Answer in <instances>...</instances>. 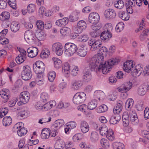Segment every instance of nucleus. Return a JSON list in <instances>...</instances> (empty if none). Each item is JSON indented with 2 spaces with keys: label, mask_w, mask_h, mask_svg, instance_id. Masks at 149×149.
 Listing matches in <instances>:
<instances>
[{
  "label": "nucleus",
  "mask_w": 149,
  "mask_h": 149,
  "mask_svg": "<svg viewBox=\"0 0 149 149\" xmlns=\"http://www.w3.org/2000/svg\"><path fill=\"white\" fill-rule=\"evenodd\" d=\"M71 72L74 76H76L78 74L79 69L77 66H73L71 68Z\"/></svg>",
  "instance_id": "de8ad7c7"
},
{
  "label": "nucleus",
  "mask_w": 149,
  "mask_h": 149,
  "mask_svg": "<svg viewBox=\"0 0 149 149\" xmlns=\"http://www.w3.org/2000/svg\"><path fill=\"white\" fill-rule=\"evenodd\" d=\"M8 92L9 91L7 89H2L0 91V95L4 99V101L5 102L8 101L10 97L9 94L8 93Z\"/></svg>",
  "instance_id": "412c9836"
},
{
  "label": "nucleus",
  "mask_w": 149,
  "mask_h": 149,
  "mask_svg": "<svg viewBox=\"0 0 149 149\" xmlns=\"http://www.w3.org/2000/svg\"><path fill=\"white\" fill-rule=\"evenodd\" d=\"M123 103L121 101H119L118 102L113 109V112L114 113H119L122 110Z\"/></svg>",
  "instance_id": "4be33fe9"
},
{
  "label": "nucleus",
  "mask_w": 149,
  "mask_h": 149,
  "mask_svg": "<svg viewBox=\"0 0 149 149\" xmlns=\"http://www.w3.org/2000/svg\"><path fill=\"white\" fill-rule=\"evenodd\" d=\"M69 64L67 62L65 63L62 68L63 71L66 74H68V72L71 70Z\"/></svg>",
  "instance_id": "a18cd8bd"
},
{
  "label": "nucleus",
  "mask_w": 149,
  "mask_h": 149,
  "mask_svg": "<svg viewBox=\"0 0 149 149\" xmlns=\"http://www.w3.org/2000/svg\"><path fill=\"white\" fill-rule=\"evenodd\" d=\"M79 38L81 39V41L82 42H85L88 40V36L86 34H84L81 36Z\"/></svg>",
  "instance_id": "338daca9"
},
{
  "label": "nucleus",
  "mask_w": 149,
  "mask_h": 149,
  "mask_svg": "<svg viewBox=\"0 0 149 149\" xmlns=\"http://www.w3.org/2000/svg\"><path fill=\"white\" fill-rule=\"evenodd\" d=\"M29 114V112L27 110H22L18 113V116L23 118L26 117Z\"/></svg>",
  "instance_id": "c9c22d12"
},
{
  "label": "nucleus",
  "mask_w": 149,
  "mask_h": 149,
  "mask_svg": "<svg viewBox=\"0 0 149 149\" xmlns=\"http://www.w3.org/2000/svg\"><path fill=\"white\" fill-rule=\"evenodd\" d=\"M86 99V95L84 92H81L76 93L73 97V103L79 104L83 103Z\"/></svg>",
  "instance_id": "39448f33"
},
{
  "label": "nucleus",
  "mask_w": 149,
  "mask_h": 149,
  "mask_svg": "<svg viewBox=\"0 0 149 149\" xmlns=\"http://www.w3.org/2000/svg\"><path fill=\"white\" fill-rule=\"evenodd\" d=\"M130 118L132 124L134 125H137L139 123V119L135 111H132V113H130Z\"/></svg>",
  "instance_id": "a211bd4d"
},
{
  "label": "nucleus",
  "mask_w": 149,
  "mask_h": 149,
  "mask_svg": "<svg viewBox=\"0 0 149 149\" xmlns=\"http://www.w3.org/2000/svg\"><path fill=\"white\" fill-rule=\"evenodd\" d=\"M127 14L126 12L122 11L118 12V15L122 19L126 21L129 19V17L127 16Z\"/></svg>",
  "instance_id": "7c9ffc66"
},
{
  "label": "nucleus",
  "mask_w": 149,
  "mask_h": 149,
  "mask_svg": "<svg viewBox=\"0 0 149 149\" xmlns=\"http://www.w3.org/2000/svg\"><path fill=\"white\" fill-rule=\"evenodd\" d=\"M30 97V94L28 91L22 92L19 95L20 101L24 104H26L29 101Z\"/></svg>",
  "instance_id": "9b49d317"
},
{
  "label": "nucleus",
  "mask_w": 149,
  "mask_h": 149,
  "mask_svg": "<svg viewBox=\"0 0 149 149\" xmlns=\"http://www.w3.org/2000/svg\"><path fill=\"white\" fill-rule=\"evenodd\" d=\"M82 78L84 81L88 82L90 81L91 79V76L90 71L87 70V71L85 72L84 73Z\"/></svg>",
  "instance_id": "bb28decb"
},
{
  "label": "nucleus",
  "mask_w": 149,
  "mask_h": 149,
  "mask_svg": "<svg viewBox=\"0 0 149 149\" xmlns=\"http://www.w3.org/2000/svg\"><path fill=\"white\" fill-rule=\"evenodd\" d=\"M32 76L31 69L28 65L24 66L21 72V77L25 81L29 80Z\"/></svg>",
  "instance_id": "20e7f679"
},
{
  "label": "nucleus",
  "mask_w": 149,
  "mask_h": 149,
  "mask_svg": "<svg viewBox=\"0 0 149 149\" xmlns=\"http://www.w3.org/2000/svg\"><path fill=\"white\" fill-rule=\"evenodd\" d=\"M26 58L23 57L22 55H19L15 59L16 62L18 64H21L25 60Z\"/></svg>",
  "instance_id": "09e8293b"
},
{
  "label": "nucleus",
  "mask_w": 149,
  "mask_h": 149,
  "mask_svg": "<svg viewBox=\"0 0 149 149\" xmlns=\"http://www.w3.org/2000/svg\"><path fill=\"white\" fill-rule=\"evenodd\" d=\"M10 27L12 31L16 32L19 30L20 25L16 22H12Z\"/></svg>",
  "instance_id": "b1692460"
},
{
  "label": "nucleus",
  "mask_w": 149,
  "mask_h": 149,
  "mask_svg": "<svg viewBox=\"0 0 149 149\" xmlns=\"http://www.w3.org/2000/svg\"><path fill=\"white\" fill-rule=\"evenodd\" d=\"M121 119V117L118 114L114 115L111 116L110 119V123L111 124L115 125L120 121Z\"/></svg>",
  "instance_id": "5701e85b"
},
{
  "label": "nucleus",
  "mask_w": 149,
  "mask_h": 149,
  "mask_svg": "<svg viewBox=\"0 0 149 149\" xmlns=\"http://www.w3.org/2000/svg\"><path fill=\"white\" fill-rule=\"evenodd\" d=\"M24 38L28 42H35L36 40V34L32 31L28 30L24 34Z\"/></svg>",
  "instance_id": "6e6552de"
},
{
  "label": "nucleus",
  "mask_w": 149,
  "mask_h": 149,
  "mask_svg": "<svg viewBox=\"0 0 149 149\" xmlns=\"http://www.w3.org/2000/svg\"><path fill=\"white\" fill-rule=\"evenodd\" d=\"M135 5L134 0H127L125 2L126 6L134 7Z\"/></svg>",
  "instance_id": "5fc2aeb1"
},
{
  "label": "nucleus",
  "mask_w": 149,
  "mask_h": 149,
  "mask_svg": "<svg viewBox=\"0 0 149 149\" xmlns=\"http://www.w3.org/2000/svg\"><path fill=\"white\" fill-rule=\"evenodd\" d=\"M64 146V145L62 144V142H57L54 145V147L56 149H62Z\"/></svg>",
  "instance_id": "680f3d73"
},
{
  "label": "nucleus",
  "mask_w": 149,
  "mask_h": 149,
  "mask_svg": "<svg viewBox=\"0 0 149 149\" xmlns=\"http://www.w3.org/2000/svg\"><path fill=\"white\" fill-rule=\"evenodd\" d=\"M93 24L91 26V28L94 31H98L101 27V24H99L98 23Z\"/></svg>",
  "instance_id": "603ef678"
},
{
  "label": "nucleus",
  "mask_w": 149,
  "mask_h": 149,
  "mask_svg": "<svg viewBox=\"0 0 149 149\" xmlns=\"http://www.w3.org/2000/svg\"><path fill=\"white\" fill-rule=\"evenodd\" d=\"M8 3L13 9L15 10L17 8L16 0H8Z\"/></svg>",
  "instance_id": "4d7b16f0"
},
{
  "label": "nucleus",
  "mask_w": 149,
  "mask_h": 149,
  "mask_svg": "<svg viewBox=\"0 0 149 149\" xmlns=\"http://www.w3.org/2000/svg\"><path fill=\"white\" fill-rule=\"evenodd\" d=\"M10 16V13L8 12H3L0 15V20L2 21L8 20Z\"/></svg>",
  "instance_id": "a878e982"
},
{
  "label": "nucleus",
  "mask_w": 149,
  "mask_h": 149,
  "mask_svg": "<svg viewBox=\"0 0 149 149\" xmlns=\"http://www.w3.org/2000/svg\"><path fill=\"white\" fill-rule=\"evenodd\" d=\"M40 101L44 103H47L46 102L49 100V97L48 94L45 92L42 93L40 97Z\"/></svg>",
  "instance_id": "473e14b6"
},
{
  "label": "nucleus",
  "mask_w": 149,
  "mask_h": 149,
  "mask_svg": "<svg viewBox=\"0 0 149 149\" xmlns=\"http://www.w3.org/2000/svg\"><path fill=\"white\" fill-rule=\"evenodd\" d=\"M36 25L38 28L40 30H42L44 28V22L42 21H37L36 22Z\"/></svg>",
  "instance_id": "bf43d9fd"
},
{
  "label": "nucleus",
  "mask_w": 149,
  "mask_h": 149,
  "mask_svg": "<svg viewBox=\"0 0 149 149\" xmlns=\"http://www.w3.org/2000/svg\"><path fill=\"white\" fill-rule=\"evenodd\" d=\"M36 39H38L39 40L43 39L45 36V35L43 32H40L37 33L36 35Z\"/></svg>",
  "instance_id": "864d4df0"
},
{
  "label": "nucleus",
  "mask_w": 149,
  "mask_h": 149,
  "mask_svg": "<svg viewBox=\"0 0 149 149\" xmlns=\"http://www.w3.org/2000/svg\"><path fill=\"white\" fill-rule=\"evenodd\" d=\"M77 54L80 56L84 57L87 54V51L85 47L83 45H81L78 47Z\"/></svg>",
  "instance_id": "f3484780"
},
{
  "label": "nucleus",
  "mask_w": 149,
  "mask_h": 149,
  "mask_svg": "<svg viewBox=\"0 0 149 149\" xmlns=\"http://www.w3.org/2000/svg\"><path fill=\"white\" fill-rule=\"evenodd\" d=\"M131 75L134 77L139 75L141 73V71L136 68H133L131 70Z\"/></svg>",
  "instance_id": "49530a36"
},
{
  "label": "nucleus",
  "mask_w": 149,
  "mask_h": 149,
  "mask_svg": "<svg viewBox=\"0 0 149 149\" xmlns=\"http://www.w3.org/2000/svg\"><path fill=\"white\" fill-rule=\"evenodd\" d=\"M100 142L101 145L104 148H108L109 146V141L105 139H102Z\"/></svg>",
  "instance_id": "58836bf2"
},
{
  "label": "nucleus",
  "mask_w": 149,
  "mask_h": 149,
  "mask_svg": "<svg viewBox=\"0 0 149 149\" xmlns=\"http://www.w3.org/2000/svg\"><path fill=\"white\" fill-rule=\"evenodd\" d=\"M27 11L29 13H33L35 10L36 6L34 4L30 3L27 7Z\"/></svg>",
  "instance_id": "ea45409f"
},
{
  "label": "nucleus",
  "mask_w": 149,
  "mask_h": 149,
  "mask_svg": "<svg viewBox=\"0 0 149 149\" xmlns=\"http://www.w3.org/2000/svg\"><path fill=\"white\" fill-rule=\"evenodd\" d=\"M113 29L112 25L111 23L105 24L104 27L103 31L101 33L100 38L104 41H108L112 37L111 33Z\"/></svg>",
  "instance_id": "f03ea898"
},
{
  "label": "nucleus",
  "mask_w": 149,
  "mask_h": 149,
  "mask_svg": "<svg viewBox=\"0 0 149 149\" xmlns=\"http://www.w3.org/2000/svg\"><path fill=\"white\" fill-rule=\"evenodd\" d=\"M101 59H99L95 56L88 58L86 60L88 65L85 67L86 70L95 72L98 71L106 74L111 70V66L118 63L114 58L110 59L105 63L102 61Z\"/></svg>",
  "instance_id": "f257e3e1"
},
{
  "label": "nucleus",
  "mask_w": 149,
  "mask_h": 149,
  "mask_svg": "<svg viewBox=\"0 0 149 149\" xmlns=\"http://www.w3.org/2000/svg\"><path fill=\"white\" fill-rule=\"evenodd\" d=\"M108 110L107 106L105 104H103L100 106L97 109V112L100 113L104 112Z\"/></svg>",
  "instance_id": "37998d69"
},
{
  "label": "nucleus",
  "mask_w": 149,
  "mask_h": 149,
  "mask_svg": "<svg viewBox=\"0 0 149 149\" xmlns=\"http://www.w3.org/2000/svg\"><path fill=\"white\" fill-rule=\"evenodd\" d=\"M143 74L145 76H147L149 75V65L146 66L144 69L143 72Z\"/></svg>",
  "instance_id": "774afa93"
},
{
  "label": "nucleus",
  "mask_w": 149,
  "mask_h": 149,
  "mask_svg": "<svg viewBox=\"0 0 149 149\" xmlns=\"http://www.w3.org/2000/svg\"><path fill=\"white\" fill-rule=\"evenodd\" d=\"M50 130L49 129L48 131H45L44 132H42L41 136L42 139H47L48 138L50 135Z\"/></svg>",
  "instance_id": "3c124183"
},
{
  "label": "nucleus",
  "mask_w": 149,
  "mask_h": 149,
  "mask_svg": "<svg viewBox=\"0 0 149 149\" xmlns=\"http://www.w3.org/2000/svg\"><path fill=\"white\" fill-rule=\"evenodd\" d=\"M99 129L100 134L101 135H106L107 139L111 141H112L114 139V134L112 130L108 131L107 127H99Z\"/></svg>",
  "instance_id": "423d86ee"
},
{
  "label": "nucleus",
  "mask_w": 149,
  "mask_h": 149,
  "mask_svg": "<svg viewBox=\"0 0 149 149\" xmlns=\"http://www.w3.org/2000/svg\"><path fill=\"white\" fill-rule=\"evenodd\" d=\"M138 93L140 95H143L146 93V91L145 89L143 86H140L138 89Z\"/></svg>",
  "instance_id": "6e6d98bb"
},
{
  "label": "nucleus",
  "mask_w": 149,
  "mask_h": 149,
  "mask_svg": "<svg viewBox=\"0 0 149 149\" xmlns=\"http://www.w3.org/2000/svg\"><path fill=\"white\" fill-rule=\"evenodd\" d=\"M83 137L82 134L80 133L76 134L73 137V139L74 141H76L78 140L81 139Z\"/></svg>",
  "instance_id": "13d9d810"
},
{
  "label": "nucleus",
  "mask_w": 149,
  "mask_h": 149,
  "mask_svg": "<svg viewBox=\"0 0 149 149\" xmlns=\"http://www.w3.org/2000/svg\"><path fill=\"white\" fill-rule=\"evenodd\" d=\"M117 89L118 91L120 92L123 93L128 91H127V89L126 87H125L124 84H122L120 87H118Z\"/></svg>",
  "instance_id": "052dcab7"
},
{
  "label": "nucleus",
  "mask_w": 149,
  "mask_h": 149,
  "mask_svg": "<svg viewBox=\"0 0 149 149\" xmlns=\"http://www.w3.org/2000/svg\"><path fill=\"white\" fill-rule=\"evenodd\" d=\"M144 116L146 120L149 118V108H146L144 111Z\"/></svg>",
  "instance_id": "0e129e2a"
},
{
  "label": "nucleus",
  "mask_w": 149,
  "mask_h": 149,
  "mask_svg": "<svg viewBox=\"0 0 149 149\" xmlns=\"http://www.w3.org/2000/svg\"><path fill=\"white\" fill-rule=\"evenodd\" d=\"M65 53L68 56L72 55L77 52L78 47L75 44L71 43H66L65 45Z\"/></svg>",
  "instance_id": "7ed1b4c3"
},
{
  "label": "nucleus",
  "mask_w": 149,
  "mask_h": 149,
  "mask_svg": "<svg viewBox=\"0 0 149 149\" xmlns=\"http://www.w3.org/2000/svg\"><path fill=\"white\" fill-rule=\"evenodd\" d=\"M104 15L106 18L108 19L114 18L116 15L115 11L110 9L106 10L104 12Z\"/></svg>",
  "instance_id": "2eb2a0df"
},
{
  "label": "nucleus",
  "mask_w": 149,
  "mask_h": 149,
  "mask_svg": "<svg viewBox=\"0 0 149 149\" xmlns=\"http://www.w3.org/2000/svg\"><path fill=\"white\" fill-rule=\"evenodd\" d=\"M27 132V130L25 128L22 127L19 128L17 131V133L19 136H22L23 135L25 134Z\"/></svg>",
  "instance_id": "a19ab883"
},
{
  "label": "nucleus",
  "mask_w": 149,
  "mask_h": 149,
  "mask_svg": "<svg viewBox=\"0 0 149 149\" xmlns=\"http://www.w3.org/2000/svg\"><path fill=\"white\" fill-rule=\"evenodd\" d=\"M100 19L99 15L96 12L91 13L88 17V21L91 23H98Z\"/></svg>",
  "instance_id": "f8f14e48"
},
{
  "label": "nucleus",
  "mask_w": 149,
  "mask_h": 149,
  "mask_svg": "<svg viewBox=\"0 0 149 149\" xmlns=\"http://www.w3.org/2000/svg\"><path fill=\"white\" fill-rule=\"evenodd\" d=\"M97 105V102L95 100H93L90 102L88 104L87 107L90 110H93L95 109Z\"/></svg>",
  "instance_id": "c756f323"
},
{
  "label": "nucleus",
  "mask_w": 149,
  "mask_h": 149,
  "mask_svg": "<svg viewBox=\"0 0 149 149\" xmlns=\"http://www.w3.org/2000/svg\"><path fill=\"white\" fill-rule=\"evenodd\" d=\"M133 65L132 60H130L129 61H126L123 65V69L125 72H128L133 68Z\"/></svg>",
  "instance_id": "6ab92c4d"
},
{
  "label": "nucleus",
  "mask_w": 149,
  "mask_h": 149,
  "mask_svg": "<svg viewBox=\"0 0 149 149\" xmlns=\"http://www.w3.org/2000/svg\"><path fill=\"white\" fill-rule=\"evenodd\" d=\"M56 73L54 71H50L48 74V79L51 82H53L56 77Z\"/></svg>",
  "instance_id": "e433bc0d"
},
{
  "label": "nucleus",
  "mask_w": 149,
  "mask_h": 149,
  "mask_svg": "<svg viewBox=\"0 0 149 149\" xmlns=\"http://www.w3.org/2000/svg\"><path fill=\"white\" fill-rule=\"evenodd\" d=\"M12 122V119L10 116H6L3 119L2 123L6 127L9 125Z\"/></svg>",
  "instance_id": "c85d7f7f"
},
{
  "label": "nucleus",
  "mask_w": 149,
  "mask_h": 149,
  "mask_svg": "<svg viewBox=\"0 0 149 149\" xmlns=\"http://www.w3.org/2000/svg\"><path fill=\"white\" fill-rule=\"evenodd\" d=\"M133 103L134 101L132 99H129L127 100L125 103V107L128 109L131 108L133 105Z\"/></svg>",
  "instance_id": "c03bdc74"
},
{
  "label": "nucleus",
  "mask_w": 149,
  "mask_h": 149,
  "mask_svg": "<svg viewBox=\"0 0 149 149\" xmlns=\"http://www.w3.org/2000/svg\"><path fill=\"white\" fill-rule=\"evenodd\" d=\"M52 60L54 62V67L56 69H58L61 67L62 63L61 60L57 58H53Z\"/></svg>",
  "instance_id": "393cba45"
},
{
  "label": "nucleus",
  "mask_w": 149,
  "mask_h": 149,
  "mask_svg": "<svg viewBox=\"0 0 149 149\" xmlns=\"http://www.w3.org/2000/svg\"><path fill=\"white\" fill-rule=\"evenodd\" d=\"M149 31L148 29H145L144 30L140 36V39L141 40H143V37L146 36H147V33Z\"/></svg>",
  "instance_id": "69168bd1"
},
{
  "label": "nucleus",
  "mask_w": 149,
  "mask_h": 149,
  "mask_svg": "<svg viewBox=\"0 0 149 149\" xmlns=\"http://www.w3.org/2000/svg\"><path fill=\"white\" fill-rule=\"evenodd\" d=\"M70 29L67 27H64L60 30L61 34L63 36L67 35L70 32Z\"/></svg>",
  "instance_id": "79ce46f5"
},
{
  "label": "nucleus",
  "mask_w": 149,
  "mask_h": 149,
  "mask_svg": "<svg viewBox=\"0 0 149 149\" xmlns=\"http://www.w3.org/2000/svg\"><path fill=\"white\" fill-rule=\"evenodd\" d=\"M113 149H124V146L120 142H115L113 144Z\"/></svg>",
  "instance_id": "f704fd0d"
},
{
  "label": "nucleus",
  "mask_w": 149,
  "mask_h": 149,
  "mask_svg": "<svg viewBox=\"0 0 149 149\" xmlns=\"http://www.w3.org/2000/svg\"><path fill=\"white\" fill-rule=\"evenodd\" d=\"M72 85L75 89L77 90L82 86L83 82L81 81H75L72 82Z\"/></svg>",
  "instance_id": "72a5a7b5"
},
{
  "label": "nucleus",
  "mask_w": 149,
  "mask_h": 149,
  "mask_svg": "<svg viewBox=\"0 0 149 149\" xmlns=\"http://www.w3.org/2000/svg\"><path fill=\"white\" fill-rule=\"evenodd\" d=\"M50 54L49 51L47 49H45L42 50L40 54V57L42 58H45L48 57Z\"/></svg>",
  "instance_id": "cd10ccee"
},
{
  "label": "nucleus",
  "mask_w": 149,
  "mask_h": 149,
  "mask_svg": "<svg viewBox=\"0 0 149 149\" xmlns=\"http://www.w3.org/2000/svg\"><path fill=\"white\" fill-rule=\"evenodd\" d=\"M86 24L84 20H80L77 23V26L75 29L74 33L76 34L80 33L86 29Z\"/></svg>",
  "instance_id": "9d476101"
},
{
  "label": "nucleus",
  "mask_w": 149,
  "mask_h": 149,
  "mask_svg": "<svg viewBox=\"0 0 149 149\" xmlns=\"http://www.w3.org/2000/svg\"><path fill=\"white\" fill-rule=\"evenodd\" d=\"M64 124V121L63 119H58L55 121L54 124L52 126V129L53 130L57 131Z\"/></svg>",
  "instance_id": "dca6fc26"
},
{
  "label": "nucleus",
  "mask_w": 149,
  "mask_h": 149,
  "mask_svg": "<svg viewBox=\"0 0 149 149\" xmlns=\"http://www.w3.org/2000/svg\"><path fill=\"white\" fill-rule=\"evenodd\" d=\"M108 50L107 48L104 46H102L100 47L99 49V51H98L97 55L95 56L99 59L102 58V61L103 62L104 57V56H106L107 54Z\"/></svg>",
  "instance_id": "4468645a"
},
{
  "label": "nucleus",
  "mask_w": 149,
  "mask_h": 149,
  "mask_svg": "<svg viewBox=\"0 0 149 149\" xmlns=\"http://www.w3.org/2000/svg\"><path fill=\"white\" fill-rule=\"evenodd\" d=\"M98 134L96 132H92L90 138L91 140L93 142H95L98 140Z\"/></svg>",
  "instance_id": "8fccbe9b"
},
{
  "label": "nucleus",
  "mask_w": 149,
  "mask_h": 149,
  "mask_svg": "<svg viewBox=\"0 0 149 149\" xmlns=\"http://www.w3.org/2000/svg\"><path fill=\"white\" fill-rule=\"evenodd\" d=\"M7 3L4 1L0 0V9H3L6 8Z\"/></svg>",
  "instance_id": "e2e57ef3"
},
{
  "label": "nucleus",
  "mask_w": 149,
  "mask_h": 149,
  "mask_svg": "<svg viewBox=\"0 0 149 149\" xmlns=\"http://www.w3.org/2000/svg\"><path fill=\"white\" fill-rule=\"evenodd\" d=\"M102 41L100 40H95L92 39L88 41L89 45L91 46V51H95L100 47L102 45Z\"/></svg>",
  "instance_id": "1a4fd4ad"
},
{
  "label": "nucleus",
  "mask_w": 149,
  "mask_h": 149,
  "mask_svg": "<svg viewBox=\"0 0 149 149\" xmlns=\"http://www.w3.org/2000/svg\"><path fill=\"white\" fill-rule=\"evenodd\" d=\"M63 47L60 43H56L54 44L52 46V49L55 51L56 54L58 56H61L63 54Z\"/></svg>",
  "instance_id": "ddd939ff"
},
{
  "label": "nucleus",
  "mask_w": 149,
  "mask_h": 149,
  "mask_svg": "<svg viewBox=\"0 0 149 149\" xmlns=\"http://www.w3.org/2000/svg\"><path fill=\"white\" fill-rule=\"evenodd\" d=\"M113 5L116 8L121 9L124 6V3L123 0H118L115 2Z\"/></svg>",
  "instance_id": "2f4dec72"
},
{
  "label": "nucleus",
  "mask_w": 149,
  "mask_h": 149,
  "mask_svg": "<svg viewBox=\"0 0 149 149\" xmlns=\"http://www.w3.org/2000/svg\"><path fill=\"white\" fill-rule=\"evenodd\" d=\"M42 102L40 101L39 102H38L37 104L35 105V107L37 109H47V106L49 105L47 103H44L41 104L40 103H42Z\"/></svg>",
  "instance_id": "4c0bfd02"
},
{
  "label": "nucleus",
  "mask_w": 149,
  "mask_h": 149,
  "mask_svg": "<svg viewBox=\"0 0 149 149\" xmlns=\"http://www.w3.org/2000/svg\"><path fill=\"white\" fill-rule=\"evenodd\" d=\"M33 68L36 73L41 74L45 71V66L42 61H38L33 64Z\"/></svg>",
  "instance_id": "0eeeda50"
},
{
  "label": "nucleus",
  "mask_w": 149,
  "mask_h": 149,
  "mask_svg": "<svg viewBox=\"0 0 149 149\" xmlns=\"http://www.w3.org/2000/svg\"><path fill=\"white\" fill-rule=\"evenodd\" d=\"M80 128L81 132L84 133H85L89 131V126L87 122L83 121L81 123Z\"/></svg>",
  "instance_id": "aec40b11"
}]
</instances>
